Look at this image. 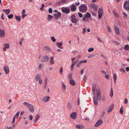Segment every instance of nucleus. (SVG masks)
I'll list each match as a JSON object with an SVG mask.
<instances>
[{
    "instance_id": "f257e3e1",
    "label": "nucleus",
    "mask_w": 129,
    "mask_h": 129,
    "mask_svg": "<svg viewBox=\"0 0 129 129\" xmlns=\"http://www.w3.org/2000/svg\"><path fill=\"white\" fill-rule=\"evenodd\" d=\"M96 83H94L92 86V91L93 93V95H94V96L93 97V100L94 101V104L95 105H97L98 104V99H97V98H96V92H95V89L96 87Z\"/></svg>"
},
{
    "instance_id": "f03ea898",
    "label": "nucleus",
    "mask_w": 129,
    "mask_h": 129,
    "mask_svg": "<svg viewBox=\"0 0 129 129\" xmlns=\"http://www.w3.org/2000/svg\"><path fill=\"white\" fill-rule=\"evenodd\" d=\"M23 104L27 107L31 112H33L34 111V108L33 105L26 102L23 103Z\"/></svg>"
},
{
    "instance_id": "7ed1b4c3",
    "label": "nucleus",
    "mask_w": 129,
    "mask_h": 129,
    "mask_svg": "<svg viewBox=\"0 0 129 129\" xmlns=\"http://www.w3.org/2000/svg\"><path fill=\"white\" fill-rule=\"evenodd\" d=\"M79 11L82 13H85L86 12L87 7L86 5L83 4L80 6L79 7Z\"/></svg>"
},
{
    "instance_id": "20e7f679",
    "label": "nucleus",
    "mask_w": 129,
    "mask_h": 129,
    "mask_svg": "<svg viewBox=\"0 0 129 129\" xmlns=\"http://www.w3.org/2000/svg\"><path fill=\"white\" fill-rule=\"evenodd\" d=\"M95 89V90H96V96L98 100L99 101L101 98V91L99 87H98Z\"/></svg>"
},
{
    "instance_id": "39448f33",
    "label": "nucleus",
    "mask_w": 129,
    "mask_h": 129,
    "mask_svg": "<svg viewBox=\"0 0 129 129\" xmlns=\"http://www.w3.org/2000/svg\"><path fill=\"white\" fill-rule=\"evenodd\" d=\"M49 57L47 55H45L41 59V62H44L48 61L49 60Z\"/></svg>"
},
{
    "instance_id": "423d86ee",
    "label": "nucleus",
    "mask_w": 129,
    "mask_h": 129,
    "mask_svg": "<svg viewBox=\"0 0 129 129\" xmlns=\"http://www.w3.org/2000/svg\"><path fill=\"white\" fill-rule=\"evenodd\" d=\"M98 13H99V19H101L103 13V10L102 8H100L99 9Z\"/></svg>"
},
{
    "instance_id": "0eeeda50",
    "label": "nucleus",
    "mask_w": 129,
    "mask_h": 129,
    "mask_svg": "<svg viewBox=\"0 0 129 129\" xmlns=\"http://www.w3.org/2000/svg\"><path fill=\"white\" fill-rule=\"evenodd\" d=\"M50 98L49 96H45L43 97L42 101L43 102H46L49 101Z\"/></svg>"
},
{
    "instance_id": "6e6552de",
    "label": "nucleus",
    "mask_w": 129,
    "mask_h": 129,
    "mask_svg": "<svg viewBox=\"0 0 129 129\" xmlns=\"http://www.w3.org/2000/svg\"><path fill=\"white\" fill-rule=\"evenodd\" d=\"M71 21L73 23H76L77 21V19L76 18L75 15H73L71 16Z\"/></svg>"
},
{
    "instance_id": "1a4fd4ad",
    "label": "nucleus",
    "mask_w": 129,
    "mask_h": 129,
    "mask_svg": "<svg viewBox=\"0 0 129 129\" xmlns=\"http://www.w3.org/2000/svg\"><path fill=\"white\" fill-rule=\"evenodd\" d=\"M103 122L102 120L101 119H100L96 122L94 125V126L95 127H97L101 124L103 123Z\"/></svg>"
},
{
    "instance_id": "9d476101",
    "label": "nucleus",
    "mask_w": 129,
    "mask_h": 129,
    "mask_svg": "<svg viewBox=\"0 0 129 129\" xmlns=\"http://www.w3.org/2000/svg\"><path fill=\"white\" fill-rule=\"evenodd\" d=\"M114 108V104H112L108 108L107 111L108 113H110L112 111Z\"/></svg>"
},
{
    "instance_id": "9b49d317",
    "label": "nucleus",
    "mask_w": 129,
    "mask_h": 129,
    "mask_svg": "<svg viewBox=\"0 0 129 129\" xmlns=\"http://www.w3.org/2000/svg\"><path fill=\"white\" fill-rule=\"evenodd\" d=\"M61 15V13L59 12H58L57 14L56 13L54 14V17L55 19L57 20L58 18L59 17H60Z\"/></svg>"
},
{
    "instance_id": "f8f14e48",
    "label": "nucleus",
    "mask_w": 129,
    "mask_h": 129,
    "mask_svg": "<svg viewBox=\"0 0 129 129\" xmlns=\"http://www.w3.org/2000/svg\"><path fill=\"white\" fill-rule=\"evenodd\" d=\"M124 7L126 10H129V2L127 1L124 3Z\"/></svg>"
},
{
    "instance_id": "ddd939ff",
    "label": "nucleus",
    "mask_w": 129,
    "mask_h": 129,
    "mask_svg": "<svg viewBox=\"0 0 129 129\" xmlns=\"http://www.w3.org/2000/svg\"><path fill=\"white\" fill-rule=\"evenodd\" d=\"M61 10L63 12L67 14L69 13L70 11L69 9L66 8L62 9Z\"/></svg>"
},
{
    "instance_id": "4468645a",
    "label": "nucleus",
    "mask_w": 129,
    "mask_h": 129,
    "mask_svg": "<svg viewBox=\"0 0 129 129\" xmlns=\"http://www.w3.org/2000/svg\"><path fill=\"white\" fill-rule=\"evenodd\" d=\"M5 73L8 74L9 72V69L7 65L5 66L3 68Z\"/></svg>"
},
{
    "instance_id": "2eb2a0df",
    "label": "nucleus",
    "mask_w": 129,
    "mask_h": 129,
    "mask_svg": "<svg viewBox=\"0 0 129 129\" xmlns=\"http://www.w3.org/2000/svg\"><path fill=\"white\" fill-rule=\"evenodd\" d=\"M5 32L4 30L0 29V37L2 38H4L5 36Z\"/></svg>"
},
{
    "instance_id": "dca6fc26",
    "label": "nucleus",
    "mask_w": 129,
    "mask_h": 129,
    "mask_svg": "<svg viewBox=\"0 0 129 129\" xmlns=\"http://www.w3.org/2000/svg\"><path fill=\"white\" fill-rule=\"evenodd\" d=\"M77 116V113L76 112H74L72 113L70 115L71 117L73 119H75Z\"/></svg>"
},
{
    "instance_id": "f3484780",
    "label": "nucleus",
    "mask_w": 129,
    "mask_h": 129,
    "mask_svg": "<svg viewBox=\"0 0 129 129\" xmlns=\"http://www.w3.org/2000/svg\"><path fill=\"white\" fill-rule=\"evenodd\" d=\"M43 49L45 51L48 52H50L51 50V49L47 46H45L44 47Z\"/></svg>"
},
{
    "instance_id": "a211bd4d",
    "label": "nucleus",
    "mask_w": 129,
    "mask_h": 129,
    "mask_svg": "<svg viewBox=\"0 0 129 129\" xmlns=\"http://www.w3.org/2000/svg\"><path fill=\"white\" fill-rule=\"evenodd\" d=\"M90 6L93 8L95 11H97L98 7L97 5L94 4H92L90 5Z\"/></svg>"
},
{
    "instance_id": "6ab92c4d",
    "label": "nucleus",
    "mask_w": 129,
    "mask_h": 129,
    "mask_svg": "<svg viewBox=\"0 0 129 129\" xmlns=\"http://www.w3.org/2000/svg\"><path fill=\"white\" fill-rule=\"evenodd\" d=\"M41 78V76L40 74H38L36 75L35 77V79L36 81H38V80Z\"/></svg>"
},
{
    "instance_id": "aec40b11",
    "label": "nucleus",
    "mask_w": 129,
    "mask_h": 129,
    "mask_svg": "<svg viewBox=\"0 0 129 129\" xmlns=\"http://www.w3.org/2000/svg\"><path fill=\"white\" fill-rule=\"evenodd\" d=\"M114 29H115L116 34L117 35H119V30L118 27L116 26H115L114 27Z\"/></svg>"
},
{
    "instance_id": "412c9836",
    "label": "nucleus",
    "mask_w": 129,
    "mask_h": 129,
    "mask_svg": "<svg viewBox=\"0 0 129 129\" xmlns=\"http://www.w3.org/2000/svg\"><path fill=\"white\" fill-rule=\"evenodd\" d=\"M72 107V104L70 103H69L67 105V108L69 110H71Z\"/></svg>"
},
{
    "instance_id": "4be33fe9",
    "label": "nucleus",
    "mask_w": 129,
    "mask_h": 129,
    "mask_svg": "<svg viewBox=\"0 0 129 129\" xmlns=\"http://www.w3.org/2000/svg\"><path fill=\"white\" fill-rule=\"evenodd\" d=\"M69 82L70 84L73 86L75 85V83L74 81L72 79H70V80Z\"/></svg>"
},
{
    "instance_id": "5701e85b",
    "label": "nucleus",
    "mask_w": 129,
    "mask_h": 129,
    "mask_svg": "<svg viewBox=\"0 0 129 129\" xmlns=\"http://www.w3.org/2000/svg\"><path fill=\"white\" fill-rule=\"evenodd\" d=\"M14 16L15 19L18 22H20V21L21 18L20 16H17L16 15H15Z\"/></svg>"
},
{
    "instance_id": "b1692460",
    "label": "nucleus",
    "mask_w": 129,
    "mask_h": 129,
    "mask_svg": "<svg viewBox=\"0 0 129 129\" xmlns=\"http://www.w3.org/2000/svg\"><path fill=\"white\" fill-rule=\"evenodd\" d=\"M49 62L51 64H53L54 63V57H51L49 60Z\"/></svg>"
},
{
    "instance_id": "393cba45",
    "label": "nucleus",
    "mask_w": 129,
    "mask_h": 129,
    "mask_svg": "<svg viewBox=\"0 0 129 129\" xmlns=\"http://www.w3.org/2000/svg\"><path fill=\"white\" fill-rule=\"evenodd\" d=\"M71 9L72 11H75L76 9V7L75 5L74 4L72 5L71 6Z\"/></svg>"
},
{
    "instance_id": "a878e982",
    "label": "nucleus",
    "mask_w": 129,
    "mask_h": 129,
    "mask_svg": "<svg viewBox=\"0 0 129 129\" xmlns=\"http://www.w3.org/2000/svg\"><path fill=\"white\" fill-rule=\"evenodd\" d=\"M76 127L78 129H82L84 127V126L81 125H77Z\"/></svg>"
},
{
    "instance_id": "bb28decb",
    "label": "nucleus",
    "mask_w": 129,
    "mask_h": 129,
    "mask_svg": "<svg viewBox=\"0 0 129 129\" xmlns=\"http://www.w3.org/2000/svg\"><path fill=\"white\" fill-rule=\"evenodd\" d=\"M3 11L4 12H5L7 15L8 14L10 13V10L9 9L3 10Z\"/></svg>"
},
{
    "instance_id": "cd10ccee",
    "label": "nucleus",
    "mask_w": 129,
    "mask_h": 129,
    "mask_svg": "<svg viewBox=\"0 0 129 129\" xmlns=\"http://www.w3.org/2000/svg\"><path fill=\"white\" fill-rule=\"evenodd\" d=\"M53 18V17L52 16L49 14L48 15L47 19L48 21H50L51 20V19Z\"/></svg>"
},
{
    "instance_id": "c85d7f7f",
    "label": "nucleus",
    "mask_w": 129,
    "mask_h": 129,
    "mask_svg": "<svg viewBox=\"0 0 129 129\" xmlns=\"http://www.w3.org/2000/svg\"><path fill=\"white\" fill-rule=\"evenodd\" d=\"M113 78L115 83H116V80L117 79V75L115 73L113 74Z\"/></svg>"
},
{
    "instance_id": "c756f323",
    "label": "nucleus",
    "mask_w": 129,
    "mask_h": 129,
    "mask_svg": "<svg viewBox=\"0 0 129 129\" xmlns=\"http://www.w3.org/2000/svg\"><path fill=\"white\" fill-rule=\"evenodd\" d=\"M85 15V17H86L87 18H89L91 17V14L89 13H87L86 15Z\"/></svg>"
},
{
    "instance_id": "7c9ffc66",
    "label": "nucleus",
    "mask_w": 129,
    "mask_h": 129,
    "mask_svg": "<svg viewBox=\"0 0 129 129\" xmlns=\"http://www.w3.org/2000/svg\"><path fill=\"white\" fill-rule=\"evenodd\" d=\"M120 113L121 114H123V107L122 106L121 107L119 111Z\"/></svg>"
},
{
    "instance_id": "2f4dec72",
    "label": "nucleus",
    "mask_w": 129,
    "mask_h": 129,
    "mask_svg": "<svg viewBox=\"0 0 129 129\" xmlns=\"http://www.w3.org/2000/svg\"><path fill=\"white\" fill-rule=\"evenodd\" d=\"M4 46L5 47H6L8 49L9 47V44L8 43H5L4 44Z\"/></svg>"
},
{
    "instance_id": "473e14b6",
    "label": "nucleus",
    "mask_w": 129,
    "mask_h": 129,
    "mask_svg": "<svg viewBox=\"0 0 129 129\" xmlns=\"http://www.w3.org/2000/svg\"><path fill=\"white\" fill-rule=\"evenodd\" d=\"M124 49L126 50H127L129 49V46L128 45H126L124 47Z\"/></svg>"
},
{
    "instance_id": "72a5a7b5",
    "label": "nucleus",
    "mask_w": 129,
    "mask_h": 129,
    "mask_svg": "<svg viewBox=\"0 0 129 129\" xmlns=\"http://www.w3.org/2000/svg\"><path fill=\"white\" fill-rule=\"evenodd\" d=\"M72 73H69L68 75V78L69 79H71L72 78Z\"/></svg>"
},
{
    "instance_id": "f704fd0d",
    "label": "nucleus",
    "mask_w": 129,
    "mask_h": 129,
    "mask_svg": "<svg viewBox=\"0 0 129 129\" xmlns=\"http://www.w3.org/2000/svg\"><path fill=\"white\" fill-rule=\"evenodd\" d=\"M19 113L20 111H19L17 113L14 117H15L16 118H17L19 116Z\"/></svg>"
},
{
    "instance_id": "c9c22d12",
    "label": "nucleus",
    "mask_w": 129,
    "mask_h": 129,
    "mask_svg": "<svg viewBox=\"0 0 129 129\" xmlns=\"http://www.w3.org/2000/svg\"><path fill=\"white\" fill-rule=\"evenodd\" d=\"M94 49L93 48H89L88 50V51L89 52H90L92 51H93Z\"/></svg>"
},
{
    "instance_id": "e433bc0d",
    "label": "nucleus",
    "mask_w": 129,
    "mask_h": 129,
    "mask_svg": "<svg viewBox=\"0 0 129 129\" xmlns=\"http://www.w3.org/2000/svg\"><path fill=\"white\" fill-rule=\"evenodd\" d=\"M64 3V2H57L56 4V6H58L60 4H61Z\"/></svg>"
},
{
    "instance_id": "4c0bfd02",
    "label": "nucleus",
    "mask_w": 129,
    "mask_h": 129,
    "mask_svg": "<svg viewBox=\"0 0 129 129\" xmlns=\"http://www.w3.org/2000/svg\"><path fill=\"white\" fill-rule=\"evenodd\" d=\"M13 14H11L8 15V17L9 19H11L13 17Z\"/></svg>"
},
{
    "instance_id": "58836bf2",
    "label": "nucleus",
    "mask_w": 129,
    "mask_h": 129,
    "mask_svg": "<svg viewBox=\"0 0 129 129\" xmlns=\"http://www.w3.org/2000/svg\"><path fill=\"white\" fill-rule=\"evenodd\" d=\"M43 64L42 63H40L38 69L40 70H41L42 68V65Z\"/></svg>"
},
{
    "instance_id": "ea45409f",
    "label": "nucleus",
    "mask_w": 129,
    "mask_h": 129,
    "mask_svg": "<svg viewBox=\"0 0 129 129\" xmlns=\"http://www.w3.org/2000/svg\"><path fill=\"white\" fill-rule=\"evenodd\" d=\"M86 18H87V17H85V15H84L83 16V18L82 21H87V20H86Z\"/></svg>"
},
{
    "instance_id": "a19ab883",
    "label": "nucleus",
    "mask_w": 129,
    "mask_h": 129,
    "mask_svg": "<svg viewBox=\"0 0 129 129\" xmlns=\"http://www.w3.org/2000/svg\"><path fill=\"white\" fill-rule=\"evenodd\" d=\"M51 39L52 41L54 42H55L56 40V39L54 38L53 36L51 37Z\"/></svg>"
},
{
    "instance_id": "79ce46f5",
    "label": "nucleus",
    "mask_w": 129,
    "mask_h": 129,
    "mask_svg": "<svg viewBox=\"0 0 129 129\" xmlns=\"http://www.w3.org/2000/svg\"><path fill=\"white\" fill-rule=\"evenodd\" d=\"M113 95V90H112V88L111 89V90L110 93V96L111 97H112Z\"/></svg>"
},
{
    "instance_id": "37998d69",
    "label": "nucleus",
    "mask_w": 129,
    "mask_h": 129,
    "mask_svg": "<svg viewBox=\"0 0 129 129\" xmlns=\"http://www.w3.org/2000/svg\"><path fill=\"white\" fill-rule=\"evenodd\" d=\"M81 62H82L80 61L77 63V67H80V66L81 65V63H82Z\"/></svg>"
},
{
    "instance_id": "c03bdc74",
    "label": "nucleus",
    "mask_w": 129,
    "mask_h": 129,
    "mask_svg": "<svg viewBox=\"0 0 129 129\" xmlns=\"http://www.w3.org/2000/svg\"><path fill=\"white\" fill-rule=\"evenodd\" d=\"M40 116L38 114H37L36 115V121L40 117Z\"/></svg>"
},
{
    "instance_id": "a18cd8bd",
    "label": "nucleus",
    "mask_w": 129,
    "mask_h": 129,
    "mask_svg": "<svg viewBox=\"0 0 129 129\" xmlns=\"http://www.w3.org/2000/svg\"><path fill=\"white\" fill-rule=\"evenodd\" d=\"M94 56H95L94 54H91V55H89L88 56V58H90L93 57Z\"/></svg>"
},
{
    "instance_id": "49530a36",
    "label": "nucleus",
    "mask_w": 129,
    "mask_h": 129,
    "mask_svg": "<svg viewBox=\"0 0 129 129\" xmlns=\"http://www.w3.org/2000/svg\"><path fill=\"white\" fill-rule=\"evenodd\" d=\"M24 40L23 38H21L20 40V42H19V44L20 45H22V42H23V40Z\"/></svg>"
},
{
    "instance_id": "de8ad7c7",
    "label": "nucleus",
    "mask_w": 129,
    "mask_h": 129,
    "mask_svg": "<svg viewBox=\"0 0 129 129\" xmlns=\"http://www.w3.org/2000/svg\"><path fill=\"white\" fill-rule=\"evenodd\" d=\"M62 88L64 90H65L66 89V86L63 83L62 84Z\"/></svg>"
},
{
    "instance_id": "09e8293b",
    "label": "nucleus",
    "mask_w": 129,
    "mask_h": 129,
    "mask_svg": "<svg viewBox=\"0 0 129 129\" xmlns=\"http://www.w3.org/2000/svg\"><path fill=\"white\" fill-rule=\"evenodd\" d=\"M63 71V69L62 68V67H61L59 70V73L61 75L62 74V72Z\"/></svg>"
},
{
    "instance_id": "8fccbe9b",
    "label": "nucleus",
    "mask_w": 129,
    "mask_h": 129,
    "mask_svg": "<svg viewBox=\"0 0 129 129\" xmlns=\"http://www.w3.org/2000/svg\"><path fill=\"white\" fill-rule=\"evenodd\" d=\"M123 14L124 15L123 17L124 18H127V15L124 12H123Z\"/></svg>"
},
{
    "instance_id": "3c124183",
    "label": "nucleus",
    "mask_w": 129,
    "mask_h": 129,
    "mask_svg": "<svg viewBox=\"0 0 129 129\" xmlns=\"http://www.w3.org/2000/svg\"><path fill=\"white\" fill-rule=\"evenodd\" d=\"M48 12L49 13H52V9L51 8H50L49 9Z\"/></svg>"
},
{
    "instance_id": "603ef678",
    "label": "nucleus",
    "mask_w": 129,
    "mask_h": 129,
    "mask_svg": "<svg viewBox=\"0 0 129 129\" xmlns=\"http://www.w3.org/2000/svg\"><path fill=\"white\" fill-rule=\"evenodd\" d=\"M38 81H39V84H41L42 83V79H41V78L39 79L38 80Z\"/></svg>"
},
{
    "instance_id": "864d4df0",
    "label": "nucleus",
    "mask_w": 129,
    "mask_h": 129,
    "mask_svg": "<svg viewBox=\"0 0 129 129\" xmlns=\"http://www.w3.org/2000/svg\"><path fill=\"white\" fill-rule=\"evenodd\" d=\"M78 14L79 17L81 18L82 17L83 15L81 13H79Z\"/></svg>"
},
{
    "instance_id": "5fc2aeb1",
    "label": "nucleus",
    "mask_w": 129,
    "mask_h": 129,
    "mask_svg": "<svg viewBox=\"0 0 129 129\" xmlns=\"http://www.w3.org/2000/svg\"><path fill=\"white\" fill-rule=\"evenodd\" d=\"M86 31V29L85 28H84L83 29V31L82 32L83 34H84L85 32Z\"/></svg>"
},
{
    "instance_id": "6e6d98bb",
    "label": "nucleus",
    "mask_w": 129,
    "mask_h": 129,
    "mask_svg": "<svg viewBox=\"0 0 129 129\" xmlns=\"http://www.w3.org/2000/svg\"><path fill=\"white\" fill-rule=\"evenodd\" d=\"M74 66V64H73V63H72V64L71 67V69L72 71L73 69Z\"/></svg>"
},
{
    "instance_id": "4d7b16f0",
    "label": "nucleus",
    "mask_w": 129,
    "mask_h": 129,
    "mask_svg": "<svg viewBox=\"0 0 129 129\" xmlns=\"http://www.w3.org/2000/svg\"><path fill=\"white\" fill-rule=\"evenodd\" d=\"M79 60H76L74 61L73 62V63L74 64H76L79 61Z\"/></svg>"
},
{
    "instance_id": "13d9d810",
    "label": "nucleus",
    "mask_w": 129,
    "mask_h": 129,
    "mask_svg": "<svg viewBox=\"0 0 129 129\" xmlns=\"http://www.w3.org/2000/svg\"><path fill=\"white\" fill-rule=\"evenodd\" d=\"M29 119L30 120H32V119H33V117L31 115H29Z\"/></svg>"
},
{
    "instance_id": "bf43d9fd",
    "label": "nucleus",
    "mask_w": 129,
    "mask_h": 129,
    "mask_svg": "<svg viewBox=\"0 0 129 129\" xmlns=\"http://www.w3.org/2000/svg\"><path fill=\"white\" fill-rule=\"evenodd\" d=\"M108 31L109 32H111V31H112L111 29V28L109 26H108Z\"/></svg>"
},
{
    "instance_id": "052dcab7",
    "label": "nucleus",
    "mask_w": 129,
    "mask_h": 129,
    "mask_svg": "<svg viewBox=\"0 0 129 129\" xmlns=\"http://www.w3.org/2000/svg\"><path fill=\"white\" fill-rule=\"evenodd\" d=\"M105 111H103L102 112V113L101 114V117H104V115L105 114Z\"/></svg>"
},
{
    "instance_id": "680f3d73",
    "label": "nucleus",
    "mask_w": 129,
    "mask_h": 129,
    "mask_svg": "<svg viewBox=\"0 0 129 129\" xmlns=\"http://www.w3.org/2000/svg\"><path fill=\"white\" fill-rule=\"evenodd\" d=\"M120 71L124 72H125V70L123 68L120 69Z\"/></svg>"
},
{
    "instance_id": "e2e57ef3",
    "label": "nucleus",
    "mask_w": 129,
    "mask_h": 129,
    "mask_svg": "<svg viewBox=\"0 0 129 129\" xmlns=\"http://www.w3.org/2000/svg\"><path fill=\"white\" fill-rule=\"evenodd\" d=\"M15 118L16 117H14L13 119V120H12V123H14V122H15Z\"/></svg>"
},
{
    "instance_id": "0e129e2a",
    "label": "nucleus",
    "mask_w": 129,
    "mask_h": 129,
    "mask_svg": "<svg viewBox=\"0 0 129 129\" xmlns=\"http://www.w3.org/2000/svg\"><path fill=\"white\" fill-rule=\"evenodd\" d=\"M4 14L3 13L2 15H1V18L3 19V20H4Z\"/></svg>"
},
{
    "instance_id": "69168bd1",
    "label": "nucleus",
    "mask_w": 129,
    "mask_h": 129,
    "mask_svg": "<svg viewBox=\"0 0 129 129\" xmlns=\"http://www.w3.org/2000/svg\"><path fill=\"white\" fill-rule=\"evenodd\" d=\"M57 44L59 46L61 45H62V42H61L60 43L58 42L57 43Z\"/></svg>"
},
{
    "instance_id": "338daca9",
    "label": "nucleus",
    "mask_w": 129,
    "mask_h": 129,
    "mask_svg": "<svg viewBox=\"0 0 129 129\" xmlns=\"http://www.w3.org/2000/svg\"><path fill=\"white\" fill-rule=\"evenodd\" d=\"M91 14L92 15L94 16H95L96 15V14L94 12H92Z\"/></svg>"
},
{
    "instance_id": "774afa93",
    "label": "nucleus",
    "mask_w": 129,
    "mask_h": 129,
    "mask_svg": "<svg viewBox=\"0 0 129 129\" xmlns=\"http://www.w3.org/2000/svg\"><path fill=\"white\" fill-rule=\"evenodd\" d=\"M27 15L25 14H23L22 16H21V17L22 18H23L25 16H26Z\"/></svg>"
}]
</instances>
